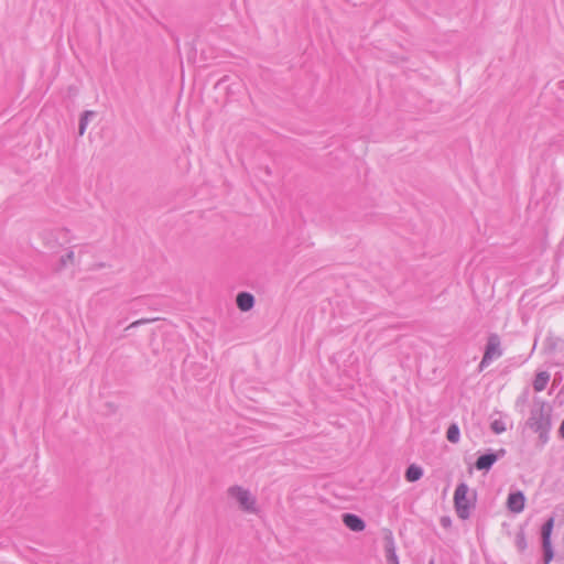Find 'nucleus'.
<instances>
[{
	"label": "nucleus",
	"mask_w": 564,
	"mask_h": 564,
	"mask_svg": "<svg viewBox=\"0 0 564 564\" xmlns=\"http://www.w3.org/2000/svg\"><path fill=\"white\" fill-rule=\"evenodd\" d=\"M154 321H156V318H141V319H138V321H134L133 323H131L127 327V329L139 327L140 325H144V324H148V323H151V322H154Z\"/></svg>",
	"instance_id": "19"
},
{
	"label": "nucleus",
	"mask_w": 564,
	"mask_h": 564,
	"mask_svg": "<svg viewBox=\"0 0 564 564\" xmlns=\"http://www.w3.org/2000/svg\"><path fill=\"white\" fill-rule=\"evenodd\" d=\"M550 380V375L546 371H541L535 375L533 380V389L538 392L543 391Z\"/></svg>",
	"instance_id": "13"
},
{
	"label": "nucleus",
	"mask_w": 564,
	"mask_h": 564,
	"mask_svg": "<svg viewBox=\"0 0 564 564\" xmlns=\"http://www.w3.org/2000/svg\"><path fill=\"white\" fill-rule=\"evenodd\" d=\"M384 551L388 564H399L398 555L395 552L394 539L390 531L384 539Z\"/></svg>",
	"instance_id": "10"
},
{
	"label": "nucleus",
	"mask_w": 564,
	"mask_h": 564,
	"mask_svg": "<svg viewBox=\"0 0 564 564\" xmlns=\"http://www.w3.org/2000/svg\"><path fill=\"white\" fill-rule=\"evenodd\" d=\"M516 545L520 551H524L527 549V540L523 533L517 534Z\"/></svg>",
	"instance_id": "18"
},
{
	"label": "nucleus",
	"mask_w": 564,
	"mask_h": 564,
	"mask_svg": "<svg viewBox=\"0 0 564 564\" xmlns=\"http://www.w3.org/2000/svg\"><path fill=\"white\" fill-rule=\"evenodd\" d=\"M469 487L466 482H460L454 492V507L457 517L462 520H467L471 514V509L475 508L476 492L468 497Z\"/></svg>",
	"instance_id": "2"
},
{
	"label": "nucleus",
	"mask_w": 564,
	"mask_h": 564,
	"mask_svg": "<svg viewBox=\"0 0 564 564\" xmlns=\"http://www.w3.org/2000/svg\"><path fill=\"white\" fill-rule=\"evenodd\" d=\"M554 528V518H549L541 528V539L543 549V562L550 564L554 557V551L552 547L551 535Z\"/></svg>",
	"instance_id": "5"
},
{
	"label": "nucleus",
	"mask_w": 564,
	"mask_h": 564,
	"mask_svg": "<svg viewBox=\"0 0 564 564\" xmlns=\"http://www.w3.org/2000/svg\"><path fill=\"white\" fill-rule=\"evenodd\" d=\"M96 117V112L93 110H85L79 118L78 134L83 135L86 131L87 124L90 119Z\"/></svg>",
	"instance_id": "14"
},
{
	"label": "nucleus",
	"mask_w": 564,
	"mask_h": 564,
	"mask_svg": "<svg viewBox=\"0 0 564 564\" xmlns=\"http://www.w3.org/2000/svg\"><path fill=\"white\" fill-rule=\"evenodd\" d=\"M502 356L501 340L498 334L491 333L488 336L482 359L478 366L479 371L488 367L494 359Z\"/></svg>",
	"instance_id": "3"
},
{
	"label": "nucleus",
	"mask_w": 564,
	"mask_h": 564,
	"mask_svg": "<svg viewBox=\"0 0 564 564\" xmlns=\"http://www.w3.org/2000/svg\"><path fill=\"white\" fill-rule=\"evenodd\" d=\"M106 267H107V264H106V263H104V262H99V263H95V264H94V267H93V269H94V270H98V269H102V268H106Z\"/></svg>",
	"instance_id": "23"
},
{
	"label": "nucleus",
	"mask_w": 564,
	"mask_h": 564,
	"mask_svg": "<svg viewBox=\"0 0 564 564\" xmlns=\"http://www.w3.org/2000/svg\"><path fill=\"white\" fill-rule=\"evenodd\" d=\"M499 459V454H495L494 452L489 451L482 455H480L476 462L475 467L478 470H489L494 464Z\"/></svg>",
	"instance_id": "9"
},
{
	"label": "nucleus",
	"mask_w": 564,
	"mask_h": 564,
	"mask_svg": "<svg viewBox=\"0 0 564 564\" xmlns=\"http://www.w3.org/2000/svg\"><path fill=\"white\" fill-rule=\"evenodd\" d=\"M446 438L448 440V442L454 444L459 442L460 431L456 423H453L448 426L446 432Z\"/></svg>",
	"instance_id": "16"
},
{
	"label": "nucleus",
	"mask_w": 564,
	"mask_h": 564,
	"mask_svg": "<svg viewBox=\"0 0 564 564\" xmlns=\"http://www.w3.org/2000/svg\"><path fill=\"white\" fill-rule=\"evenodd\" d=\"M440 523L443 528L448 529L452 525V519L448 516H443L440 519Z\"/></svg>",
	"instance_id": "22"
},
{
	"label": "nucleus",
	"mask_w": 564,
	"mask_h": 564,
	"mask_svg": "<svg viewBox=\"0 0 564 564\" xmlns=\"http://www.w3.org/2000/svg\"><path fill=\"white\" fill-rule=\"evenodd\" d=\"M236 304L240 311L248 312L254 305V296L249 292H240L237 294Z\"/></svg>",
	"instance_id": "11"
},
{
	"label": "nucleus",
	"mask_w": 564,
	"mask_h": 564,
	"mask_svg": "<svg viewBox=\"0 0 564 564\" xmlns=\"http://www.w3.org/2000/svg\"><path fill=\"white\" fill-rule=\"evenodd\" d=\"M490 429L494 433L500 434L506 431V425L501 420H495L491 422Z\"/></svg>",
	"instance_id": "17"
},
{
	"label": "nucleus",
	"mask_w": 564,
	"mask_h": 564,
	"mask_svg": "<svg viewBox=\"0 0 564 564\" xmlns=\"http://www.w3.org/2000/svg\"><path fill=\"white\" fill-rule=\"evenodd\" d=\"M525 505V496L522 491L518 490L510 492L507 499V508L513 513L523 511Z\"/></svg>",
	"instance_id": "7"
},
{
	"label": "nucleus",
	"mask_w": 564,
	"mask_h": 564,
	"mask_svg": "<svg viewBox=\"0 0 564 564\" xmlns=\"http://www.w3.org/2000/svg\"><path fill=\"white\" fill-rule=\"evenodd\" d=\"M341 520L343 523L354 532H360L366 528V523L362 518L355 513H344Z\"/></svg>",
	"instance_id": "8"
},
{
	"label": "nucleus",
	"mask_w": 564,
	"mask_h": 564,
	"mask_svg": "<svg viewBox=\"0 0 564 564\" xmlns=\"http://www.w3.org/2000/svg\"><path fill=\"white\" fill-rule=\"evenodd\" d=\"M429 564H435L434 560H431V561L429 562Z\"/></svg>",
	"instance_id": "26"
},
{
	"label": "nucleus",
	"mask_w": 564,
	"mask_h": 564,
	"mask_svg": "<svg viewBox=\"0 0 564 564\" xmlns=\"http://www.w3.org/2000/svg\"><path fill=\"white\" fill-rule=\"evenodd\" d=\"M75 260V253L73 250H68L64 256H62L58 260V264L55 268L56 272L64 270L68 264H73Z\"/></svg>",
	"instance_id": "15"
},
{
	"label": "nucleus",
	"mask_w": 564,
	"mask_h": 564,
	"mask_svg": "<svg viewBox=\"0 0 564 564\" xmlns=\"http://www.w3.org/2000/svg\"><path fill=\"white\" fill-rule=\"evenodd\" d=\"M69 230L66 228H62L58 230H47L43 232L42 239L46 248L55 250L61 246V243L58 242L59 236H66Z\"/></svg>",
	"instance_id": "6"
},
{
	"label": "nucleus",
	"mask_w": 564,
	"mask_h": 564,
	"mask_svg": "<svg viewBox=\"0 0 564 564\" xmlns=\"http://www.w3.org/2000/svg\"><path fill=\"white\" fill-rule=\"evenodd\" d=\"M228 495L231 498H235L239 502L240 508L243 511L252 512V513L257 511L256 499H254V497L251 496L249 490L236 485V486H231L228 489Z\"/></svg>",
	"instance_id": "4"
},
{
	"label": "nucleus",
	"mask_w": 564,
	"mask_h": 564,
	"mask_svg": "<svg viewBox=\"0 0 564 564\" xmlns=\"http://www.w3.org/2000/svg\"><path fill=\"white\" fill-rule=\"evenodd\" d=\"M551 413L552 409L546 402L534 401L527 421V425L539 434V441L542 446L550 438L549 433L552 427Z\"/></svg>",
	"instance_id": "1"
},
{
	"label": "nucleus",
	"mask_w": 564,
	"mask_h": 564,
	"mask_svg": "<svg viewBox=\"0 0 564 564\" xmlns=\"http://www.w3.org/2000/svg\"><path fill=\"white\" fill-rule=\"evenodd\" d=\"M154 321H156V318H141V319H138V321H134L133 323H131L127 327V329L139 327L140 325H144V324H148V323H151V322H154Z\"/></svg>",
	"instance_id": "20"
},
{
	"label": "nucleus",
	"mask_w": 564,
	"mask_h": 564,
	"mask_svg": "<svg viewBox=\"0 0 564 564\" xmlns=\"http://www.w3.org/2000/svg\"><path fill=\"white\" fill-rule=\"evenodd\" d=\"M560 436L564 440V419L558 430Z\"/></svg>",
	"instance_id": "24"
},
{
	"label": "nucleus",
	"mask_w": 564,
	"mask_h": 564,
	"mask_svg": "<svg viewBox=\"0 0 564 564\" xmlns=\"http://www.w3.org/2000/svg\"><path fill=\"white\" fill-rule=\"evenodd\" d=\"M422 476H423L422 467H420L415 464L410 465L406 468L405 475H404L405 479L409 482H415V481L420 480Z\"/></svg>",
	"instance_id": "12"
},
{
	"label": "nucleus",
	"mask_w": 564,
	"mask_h": 564,
	"mask_svg": "<svg viewBox=\"0 0 564 564\" xmlns=\"http://www.w3.org/2000/svg\"><path fill=\"white\" fill-rule=\"evenodd\" d=\"M154 321H156V318H141V319H138V321H134L133 323H131L127 327V329L139 327L140 325H144V324H148V323H151V322H154Z\"/></svg>",
	"instance_id": "21"
},
{
	"label": "nucleus",
	"mask_w": 564,
	"mask_h": 564,
	"mask_svg": "<svg viewBox=\"0 0 564 564\" xmlns=\"http://www.w3.org/2000/svg\"><path fill=\"white\" fill-rule=\"evenodd\" d=\"M494 453H495V454H499V458H500V457H503V456H505V454H506V449H505V448H501V449H499L498 452H494Z\"/></svg>",
	"instance_id": "25"
}]
</instances>
